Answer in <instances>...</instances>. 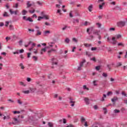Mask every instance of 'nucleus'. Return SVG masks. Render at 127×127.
<instances>
[{
    "mask_svg": "<svg viewBox=\"0 0 127 127\" xmlns=\"http://www.w3.org/2000/svg\"><path fill=\"white\" fill-rule=\"evenodd\" d=\"M91 51H95V50H97L96 47H92L91 49Z\"/></svg>",
    "mask_w": 127,
    "mask_h": 127,
    "instance_id": "de8ad7c7",
    "label": "nucleus"
},
{
    "mask_svg": "<svg viewBox=\"0 0 127 127\" xmlns=\"http://www.w3.org/2000/svg\"><path fill=\"white\" fill-rule=\"evenodd\" d=\"M13 120L14 121V122H12V125H17L20 123V120L17 119V118H13Z\"/></svg>",
    "mask_w": 127,
    "mask_h": 127,
    "instance_id": "7ed1b4c3",
    "label": "nucleus"
},
{
    "mask_svg": "<svg viewBox=\"0 0 127 127\" xmlns=\"http://www.w3.org/2000/svg\"><path fill=\"white\" fill-rule=\"evenodd\" d=\"M49 33H50V31H45L44 32V35H47Z\"/></svg>",
    "mask_w": 127,
    "mask_h": 127,
    "instance_id": "f704fd0d",
    "label": "nucleus"
},
{
    "mask_svg": "<svg viewBox=\"0 0 127 127\" xmlns=\"http://www.w3.org/2000/svg\"><path fill=\"white\" fill-rule=\"evenodd\" d=\"M43 17H44V18H45V19H46V20L49 19V17H48L47 16L45 15H44Z\"/></svg>",
    "mask_w": 127,
    "mask_h": 127,
    "instance_id": "bf43d9fd",
    "label": "nucleus"
},
{
    "mask_svg": "<svg viewBox=\"0 0 127 127\" xmlns=\"http://www.w3.org/2000/svg\"><path fill=\"white\" fill-rule=\"evenodd\" d=\"M63 124H66V123H67V121L65 119H63Z\"/></svg>",
    "mask_w": 127,
    "mask_h": 127,
    "instance_id": "e2e57ef3",
    "label": "nucleus"
},
{
    "mask_svg": "<svg viewBox=\"0 0 127 127\" xmlns=\"http://www.w3.org/2000/svg\"><path fill=\"white\" fill-rule=\"evenodd\" d=\"M32 58L34 59V61H37V60H38V58L36 56H33Z\"/></svg>",
    "mask_w": 127,
    "mask_h": 127,
    "instance_id": "72a5a7b5",
    "label": "nucleus"
},
{
    "mask_svg": "<svg viewBox=\"0 0 127 127\" xmlns=\"http://www.w3.org/2000/svg\"><path fill=\"white\" fill-rule=\"evenodd\" d=\"M94 35H89V36H87L86 39L87 40H90L91 41H92V40H93L94 38Z\"/></svg>",
    "mask_w": 127,
    "mask_h": 127,
    "instance_id": "0eeeda50",
    "label": "nucleus"
},
{
    "mask_svg": "<svg viewBox=\"0 0 127 127\" xmlns=\"http://www.w3.org/2000/svg\"><path fill=\"white\" fill-rule=\"evenodd\" d=\"M3 17H9V15L7 13V12H4L3 14Z\"/></svg>",
    "mask_w": 127,
    "mask_h": 127,
    "instance_id": "dca6fc26",
    "label": "nucleus"
},
{
    "mask_svg": "<svg viewBox=\"0 0 127 127\" xmlns=\"http://www.w3.org/2000/svg\"><path fill=\"white\" fill-rule=\"evenodd\" d=\"M32 5V4L29 3V1L27 2V8L30 7Z\"/></svg>",
    "mask_w": 127,
    "mask_h": 127,
    "instance_id": "412c9836",
    "label": "nucleus"
},
{
    "mask_svg": "<svg viewBox=\"0 0 127 127\" xmlns=\"http://www.w3.org/2000/svg\"><path fill=\"white\" fill-rule=\"evenodd\" d=\"M107 96H110V95H113V92L112 91H109L107 93Z\"/></svg>",
    "mask_w": 127,
    "mask_h": 127,
    "instance_id": "49530a36",
    "label": "nucleus"
},
{
    "mask_svg": "<svg viewBox=\"0 0 127 127\" xmlns=\"http://www.w3.org/2000/svg\"><path fill=\"white\" fill-rule=\"evenodd\" d=\"M96 25H98V27L99 28H100V27H101V26H102V24L100 23H97Z\"/></svg>",
    "mask_w": 127,
    "mask_h": 127,
    "instance_id": "09e8293b",
    "label": "nucleus"
},
{
    "mask_svg": "<svg viewBox=\"0 0 127 127\" xmlns=\"http://www.w3.org/2000/svg\"><path fill=\"white\" fill-rule=\"evenodd\" d=\"M121 111L118 110V109H115L114 110V113H115V114H119V113H120Z\"/></svg>",
    "mask_w": 127,
    "mask_h": 127,
    "instance_id": "a878e982",
    "label": "nucleus"
},
{
    "mask_svg": "<svg viewBox=\"0 0 127 127\" xmlns=\"http://www.w3.org/2000/svg\"><path fill=\"white\" fill-rule=\"evenodd\" d=\"M83 89L84 90H87V91H89V88L87 87V86L84 85L83 86Z\"/></svg>",
    "mask_w": 127,
    "mask_h": 127,
    "instance_id": "8fccbe9b",
    "label": "nucleus"
},
{
    "mask_svg": "<svg viewBox=\"0 0 127 127\" xmlns=\"http://www.w3.org/2000/svg\"><path fill=\"white\" fill-rule=\"evenodd\" d=\"M93 34L94 35H100V30H94L93 31Z\"/></svg>",
    "mask_w": 127,
    "mask_h": 127,
    "instance_id": "1a4fd4ad",
    "label": "nucleus"
},
{
    "mask_svg": "<svg viewBox=\"0 0 127 127\" xmlns=\"http://www.w3.org/2000/svg\"><path fill=\"white\" fill-rule=\"evenodd\" d=\"M9 29H10V30H13L14 28H13V25H10L9 26Z\"/></svg>",
    "mask_w": 127,
    "mask_h": 127,
    "instance_id": "c9c22d12",
    "label": "nucleus"
},
{
    "mask_svg": "<svg viewBox=\"0 0 127 127\" xmlns=\"http://www.w3.org/2000/svg\"><path fill=\"white\" fill-rule=\"evenodd\" d=\"M52 51H56V50L52 49L51 50L48 51V53H51V52H52Z\"/></svg>",
    "mask_w": 127,
    "mask_h": 127,
    "instance_id": "3c124183",
    "label": "nucleus"
},
{
    "mask_svg": "<svg viewBox=\"0 0 127 127\" xmlns=\"http://www.w3.org/2000/svg\"><path fill=\"white\" fill-rule=\"evenodd\" d=\"M29 12H30V13H34V12H35V10L33 9V10H29Z\"/></svg>",
    "mask_w": 127,
    "mask_h": 127,
    "instance_id": "4d7b16f0",
    "label": "nucleus"
},
{
    "mask_svg": "<svg viewBox=\"0 0 127 127\" xmlns=\"http://www.w3.org/2000/svg\"><path fill=\"white\" fill-rule=\"evenodd\" d=\"M19 66H20V67H21V69H24V66L23 65V64H22V63H20V64H19Z\"/></svg>",
    "mask_w": 127,
    "mask_h": 127,
    "instance_id": "7c9ffc66",
    "label": "nucleus"
},
{
    "mask_svg": "<svg viewBox=\"0 0 127 127\" xmlns=\"http://www.w3.org/2000/svg\"><path fill=\"white\" fill-rule=\"evenodd\" d=\"M75 101H72V100H70V101H69V104H71V105H70V106H71V107H74V106H75Z\"/></svg>",
    "mask_w": 127,
    "mask_h": 127,
    "instance_id": "a211bd4d",
    "label": "nucleus"
},
{
    "mask_svg": "<svg viewBox=\"0 0 127 127\" xmlns=\"http://www.w3.org/2000/svg\"><path fill=\"white\" fill-rule=\"evenodd\" d=\"M36 32L37 34H36V35L37 36H38V35H41V32L39 31V30H37Z\"/></svg>",
    "mask_w": 127,
    "mask_h": 127,
    "instance_id": "5701e85b",
    "label": "nucleus"
},
{
    "mask_svg": "<svg viewBox=\"0 0 127 127\" xmlns=\"http://www.w3.org/2000/svg\"><path fill=\"white\" fill-rule=\"evenodd\" d=\"M90 60H91V61H93L94 62H96V61H97V60H96V58H95V57H93V58H91V59H90Z\"/></svg>",
    "mask_w": 127,
    "mask_h": 127,
    "instance_id": "ea45409f",
    "label": "nucleus"
},
{
    "mask_svg": "<svg viewBox=\"0 0 127 127\" xmlns=\"http://www.w3.org/2000/svg\"><path fill=\"white\" fill-rule=\"evenodd\" d=\"M20 85H21V86H24V87H25V84H24V83H23V82H20Z\"/></svg>",
    "mask_w": 127,
    "mask_h": 127,
    "instance_id": "13d9d810",
    "label": "nucleus"
},
{
    "mask_svg": "<svg viewBox=\"0 0 127 127\" xmlns=\"http://www.w3.org/2000/svg\"><path fill=\"white\" fill-rule=\"evenodd\" d=\"M119 100V98H118L117 97H114L113 98L111 99V102H113V105L116 104V102Z\"/></svg>",
    "mask_w": 127,
    "mask_h": 127,
    "instance_id": "9b49d317",
    "label": "nucleus"
},
{
    "mask_svg": "<svg viewBox=\"0 0 127 127\" xmlns=\"http://www.w3.org/2000/svg\"><path fill=\"white\" fill-rule=\"evenodd\" d=\"M84 101H85L86 105H89L90 104V101H89V99L85 98Z\"/></svg>",
    "mask_w": 127,
    "mask_h": 127,
    "instance_id": "6ab92c4d",
    "label": "nucleus"
},
{
    "mask_svg": "<svg viewBox=\"0 0 127 127\" xmlns=\"http://www.w3.org/2000/svg\"><path fill=\"white\" fill-rule=\"evenodd\" d=\"M27 13V11H26V10H23L22 11V15H25V14H26Z\"/></svg>",
    "mask_w": 127,
    "mask_h": 127,
    "instance_id": "bb28decb",
    "label": "nucleus"
},
{
    "mask_svg": "<svg viewBox=\"0 0 127 127\" xmlns=\"http://www.w3.org/2000/svg\"><path fill=\"white\" fill-rule=\"evenodd\" d=\"M106 4V2H103L101 4H99V9H103V6Z\"/></svg>",
    "mask_w": 127,
    "mask_h": 127,
    "instance_id": "4468645a",
    "label": "nucleus"
},
{
    "mask_svg": "<svg viewBox=\"0 0 127 127\" xmlns=\"http://www.w3.org/2000/svg\"><path fill=\"white\" fill-rule=\"evenodd\" d=\"M95 69L97 71H99L100 70V69H101V66L98 65V66H96L95 67Z\"/></svg>",
    "mask_w": 127,
    "mask_h": 127,
    "instance_id": "e433bc0d",
    "label": "nucleus"
},
{
    "mask_svg": "<svg viewBox=\"0 0 127 127\" xmlns=\"http://www.w3.org/2000/svg\"><path fill=\"white\" fill-rule=\"evenodd\" d=\"M13 114H14V115H16V114H20V111H12Z\"/></svg>",
    "mask_w": 127,
    "mask_h": 127,
    "instance_id": "cd10ccee",
    "label": "nucleus"
},
{
    "mask_svg": "<svg viewBox=\"0 0 127 127\" xmlns=\"http://www.w3.org/2000/svg\"><path fill=\"white\" fill-rule=\"evenodd\" d=\"M118 46H122V47H124L125 46V44H124V43H119L118 44Z\"/></svg>",
    "mask_w": 127,
    "mask_h": 127,
    "instance_id": "2f4dec72",
    "label": "nucleus"
},
{
    "mask_svg": "<svg viewBox=\"0 0 127 127\" xmlns=\"http://www.w3.org/2000/svg\"><path fill=\"white\" fill-rule=\"evenodd\" d=\"M19 45L20 46H21V45H22V40H20L19 41Z\"/></svg>",
    "mask_w": 127,
    "mask_h": 127,
    "instance_id": "69168bd1",
    "label": "nucleus"
},
{
    "mask_svg": "<svg viewBox=\"0 0 127 127\" xmlns=\"http://www.w3.org/2000/svg\"><path fill=\"white\" fill-rule=\"evenodd\" d=\"M112 10H114V11H116L117 10H120L121 11V10H123V8H122V7L119 5H116L112 8Z\"/></svg>",
    "mask_w": 127,
    "mask_h": 127,
    "instance_id": "f03ea898",
    "label": "nucleus"
},
{
    "mask_svg": "<svg viewBox=\"0 0 127 127\" xmlns=\"http://www.w3.org/2000/svg\"><path fill=\"white\" fill-rule=\"evenodd\" d=\"M9 12L11 14H13V13H14V11H12L11 9H9Z\"/></svg>",
    "mask_w": 127,
    "mask_h": 127,
    "instance_id": "5fc2aeb1",
    "label": "nucleus"
},
{
    "mask_svg": "<svg viewBox=\"0 0 127 127\" xmlns=\"http://www.w3.org/2000/svg\"><path fill=\"white\" fill-rule=\"evenodd\" d=\"M105 98H107V95L104 94H103V97H102V99H101V101L102 102H104V101H105Z\"/></svg>",
    "mask_w": 127,
    "mask_h": 127,
    "instance_id": "4be33fe9",
    "label": "nucleus"
},
{
    "mask_svg": "<svg viewBox=\"0 0 127 127\" xmlns=\"http://www.w3.org/2000/svg\"><path fill=\"white\" fill-rule=\"evenodd\" d=\"M93 108L94 109V110H98V106L97 105H94L93 106Z\"/></svg>",
    "mask_w": 127,
    "mask_h": 127,
    "instance_id": "338daca9",
    "label": "nucleus"
},
{
    "mask_svg": "<svg viewBox=\"0 0 127 127\" xmlns=\"http://www.w3.org/2000/svg\"><path fill=\"white\" fill-rule=\"evenodd\" d=\"M117 65V67H120V66H122V63H118Z\"/></svg>",
    "mask_w": 127,
    "mask_h": 127,
    "instance_id": "603ef678",
    "label": "nucleus"
},
{
    "mask_svg": "<svg viewBox=\"0 0 127 127\" xmlns=\"http://www.w3.org/2000/svg\"><path fill=\"white\" fill-rule=\"evenodd\" d=\"M29 90H26V91H23L22 92L24 93V94H27L29 93Z\"/></svg>",
    "mask_w": 127,
    "mask_h": 127,
    "instance_id": "c03bdc74",
    "label": "nucleus"
},
{
    "mask_svg": "<svg viewBox=\"0 0 127 127\" xmlns=\"http://www.w3.org/2000/svg\"><path fill=\"white\" fill-rule=\"evenodd\" d=\"M84 46L86 48L91 47V46H92V44H84Z\"/></svg>",
    "mask_w": 127,
    "mask_h": 127,
    "instance_id": "b1692460",
    "label": "nucleus"
},
{
    "mask_svg": "<svg viewBox=\"0 0 127 127\" xmlns=\"http://www.w3.org/2000/svg\"><path fill=\"white\" fill-rule=\"evenodd\" d=\"M50 60L52 63V65H57L58 64V63H57V59L55 58H52Z\"/></svg>",
    "mask_w": 127,
    "mask_h": 127,
    "instance_id": "423d86ee",
    "label": "nucleus"
},
{
    "mask_svg": "<svg viewBox=\"0 0 127 127\" xmlns=\"http://www.w3.org/2000/svg\"><path fill=\"white\" fill-rule=\"evenodd\" d=\"M23 52H24V50H23V49H22L21 50H20L19 51L17 50L16 52H14L13 53V54H19V53H23Z\"/></svg>",
    "mask_w": 127,
    "mask_h": 127,
    "instance_id": "9d476101",
    "label": "nucleus"
},
{
    "mask_svg": "<svg viewBox=\"0 0 127 127\" xmlns=\"http://www.w3.org/2000/svg\"><path fill=\"white\" fill-rule=\"evenodd\" d=\"M86 62V60L83 59V61L79 63V66L80 67H83V65H84V63H85Z\"/></svg>",
    "mask_w": 127,
    "mask_h": 127,
    "instance_id": "2eb2a0df",
    "label": "nucleus"
},
{
    "mask_svg": "<svg viewBox=\"0 0 127 127\" xmlns=\"http://www.w3.org/2000/svg\"><path fill=\"white\" fill-rule=\"evenodd\" d=\"M102 76L105 78H107V77H108V74H107L106 73L103 72V73L102 74Z\"/></svg>",
    "mask_w": 127,
    "mask_h": 127,
    "instance_id": "58836bf2",
    "label": "nucleus"
},
{
    "mask_svg": "<svg viewBox=\"0 0 127 127\" xmlns=\"http://www.w3.org/2000/svg\"><path fill=\"white\" fill-rule=\"evenodd\" d=\"M88 9L89 11H90V12H91L92 9H93V4H90L88 6Z\"/></svg>",
    "mask_w": 127,
    "mask_h": 127,
    "instance_id": "f3484780",
    "label": "nucleus"
},
{
    "mask_svg": "<svg viewBox=\"0 0 127 127\" xmlns=\"http://www.w3.org/2000/svg\"><path fill=\"white\" fill-rule=\"evenodd\" d=\"M48 125L49 127H53V123L51 122H48Z\"/></svg>",
    "mask_w": 127,
    "mask_h": 127,
    "instance_id": "c756f323",
    "label": "nucleus"
},
{
    "mask_svg": "<svg viewBox=\"0 0 127 127\" xmlns=\"http://www.w3.org/2000/svg\"><path fill=\"white\" fill-rule=\"evenodd\" d=\"M121 37H122V35L121 34H118L116 35V38L117 39H119V38H121Z\"/></svg>",
    "mask_w": 127,
    "mask_h": 127,
    "instance_id": "a19ab883",
    "label": "nucleus"
},
{
    "mask_svg": "<svg viewBox=\"0 0 127 127\" xmlns=\"http://www.w3.org/2000/svg\"><path fill=\"white\" fill-rule=\"evenodd\" d=\"M94 27L92 26V27H90L89 28H88L86 29V32L88 34V35H90L91 34V32H90V31H94Z\"/></svg>",
    "mask_w": 127,
    "mask_h": 127,
    "instance_id": "20e7f679",
    "label": "nucleus"
},
{
    "mask_svg": "<svg viewBox=\"0 0 127 127\" xmlns=\"http://www.w3.org/2000/svg\"><path fill=\"white\" fill-rule=\"evenodd\" d=\"M8 24H9V22H8V21H6V22H5V26H6V27L8 26Z\"/></svg>",
    "mask_w": 127,
    "mask_h": 127,
    "instance_id": "680f3d73",
    "label": "nucleus"
},
{
    "mask_svg": "<svg viewBox=\"0 0 127 127\" xmlns=\"http://www.w3.org/2000/svg\"><path fill=\"white\" fill-rule=\"evenodd\" d=\"M23 19L24 20H26V21H29L30 22H33V20L30 18V17H28L27 18L26 16H23Z\"/></svg>",
    "mask_w": 127,
    "mask_h": 127,
    "instance_id": "39448f33",
    "label": "nucleus"
},
{
    "mask_svg": "<svg viewBox=\"0 0 127 127\" xmlns=\"http://www.w3.org/2000/svg\"><path fill=\"white\" fill-rule=\"evenodd\" d=\"M37 3H38V4H39V5H41V6L43 4V3L39 1H38L37 2Z\"/></svg>",
    "mask_w": 127,
    "mask_h": 127,
    "instance_id": "6e6d98bb",
    "label": "nucleus"
},
{
    "mask_svg": "<svg viewBox=\"0 0 127 127\" xmlns=\"http://www.w3.org/2000/svg\"><path fill=\"white\" fill-rule=\"evenodd\" d=\"M76 22H77V23H79V19H73V23H76Z\"/></svg>",
    "mask_w": 127,
    "mask_h": 127,
    "instance_id": "393cba45",
    "label": "nucleus"
},
{
    "mask_svg": "<svg viewBox=\"0 0 127 127\" xmlns=\"http://www.w3.org/2000/svg\"><path fill=\"white\" fill-rule=\"evenodd\" d=\"M64 42L67 44H69V43H70V39L68 38H66L64 40Z\"/></svg>",
    "mask_w": 127,
    "mask_h": 127,
    "instance_id": "aec40b11",
    "label": "nucleus"
},
{
    "mask_svg": "<svg viewBox=\"0 0 127 127\" xmlns=\"http://www.w3.org/2000/svg\"><path fill=\"white\" fill-rule=\"evenodd\" d=\"M97 83V80L93 81V85H94V86H97L98 85V84H97V83Z\"/></svg>",
    "mask_w": 127,
    "mask_h": 127,
    "instance_id": "052dcab7",
    "label": "nucleus"
},
{
    "mask_svg": "<svg viewBox=\"0 0 127 127\" xmlns=\"http://www.w3.org/2000/svg\"><path fill=\"white\" fill-rule=\"evenodd\" d=\"M117 25L119 27H123V26H125V25H126V22L123 21H119L117 23Z\"/></svg>",
    "mask_w": 127,
    "mask_h": 127,
    "instance_id": "f257e3e1",
    "label": "nucleus"
},
{
    "mask_svg": "<svg viewBox=\"0 0 127 127\" xmlns=\"http://www.w3.org/2000/svg\"><path fill=\"white\" fill-rule=\"evenodd\" d=\"M31 93H34L36 90V88H30Z\"/></svg>",
    "mask_w": 127,
    "mask_h": 127,
    "instance_id": "c85d7f7f",
    "label": "nucleus"
},
{
    "mask_svg": "<svg viewBox=\"0 0 127 127\" xmlns=\"http://www.w3.org/2000/svg\"><path fill=\"white\" fill-rule=\"evenodd\" d=\"M107 68H109V71H111V65H110V64H107Z\"/></svg>",
    "mask_w": 127,
    "mask_h": 127,
    "instance_id": "0e129e2a",
    "label": "nucleus"
},
{
    "mask_svg": "<svg viewBox=\"0 0 127 127\" xmlns=\"http://www.w3.org/2000/svg\"><path fill=\"white\" fill-rule=\"evenodd\" d=\"M20 112L21 114H23V115H24V116H26V115H27V111L24 110H21Z\"/></svg>",
    "mask_w": 127,
    "mask_h": 127,
    "instance_id": "f8f14e48",
    "label": "nucleus"
},
{
    "mask_svg": "<svg viewBox=\"0 0 127 127\" xmlns=\"http://www.w3.org/2000/svg\"><path fill=\"white\" fill-rule=\"evenodd\" d=\"M85 121H86L85 118H84L83 117H81V123H84V122H85Z\"/></svg>",
    "mask_w": 127,
    "mask_h": 127,
    "instance_id": "37998d69",
    "label": "nucleus"
},
{
    "mask_svg": "<svg viewBox=\"0 0 127 127\" xmlns=\"http://www.w3.org/2000/svg\"><path fill=\"white\" fill-rule=\"evenodd\" d=\"M47 48H48V47H46L42 49L41 51V55L43 54V52H46V49H47Z\"/></svg>",
    "mask_w": 127,
    "mask_h": 127,
    "instance_id": "ddd939ff",
    "label": "nucleus"
},
{
    "mask_svg": "<svg viewBox=\"0 0 127 127\" xmlns=\"http://www.w3.org/2000/svg\"><path fill=\"white\" fill-rule=\"evenodd\" d=\"M27 58H30V55H31V53H27Z\"/></svg>",
    "mask_w": 127,
    "mask_h": 127,
    "instance_id": "864d4df0",
    "label": "nucleus"
},
{
    "mask_svg": "<svg viewBox=\"0 0 127 127\" xmlns=\"http://www.w3.org/2000/svg\"><path fill=\"white\" fill-rule=\"evenodd\" d=\"M27 82H30L31 81V78H30V77H27Z\"/></svg>",
    "mask_w": 127,
    "mask_h": 127,
    "instance_id": "774afa93",
    "label": "nucleus"
},
{
    "mask_svg": "<svg viewBox=\"0 0 127 127\" xmlns=\"http://www.w3.org/2000/svg\"><path fill=\"white\" fill-rule=\"evenodd\" d=\"M86 55L88 57H90V56H92V54H91V53L89 52H86Z\"/></svg>",
    "mask_w": 127,
    "mask_h": 127,
    "instance_id": "473e14b6",
    "label": "nucleus"
},
{
    "mask_svg": "<svg viewBox=\"0 0 127 127\" xmlns=\"http://www.w3.org/2000/svg\"><path fill=\"white\" fill-rule=\"evenodd\" d=\"M44 17L43 16H39L38 18V21H40L41 19H43Z\"/></svg>",
    "mask_w": 127,
    "mask_h": 127,
    "instance_id": "a18cd8bd",
    "label": "nucleus"
},
{
    "mask_svg": "<svg viewBox=\"0 0 127 127\" xmlns=\"http://www.w3.org/2000/svg\"><path fill=\"white\" fill-rule=\"evenodd\" d=\"M109 31H115V30H116V28H115L114 27H111L109 28Z\"/></svg>",
    "mask_w": 127,
    "mask_h": 127,
    "instance_id": "4c0bfd02",
    "label": "nucleus"
},
{
    "mask_svg": "<svg viewBox=\"0 0 127 127\" xmlns=\"http://www.w3.org/2000/svg\"><path fill=\"white\" fill-rule=\"evenodd\" d=\"M112 40L113 42H110L111 43H112L113 45H116L117 43H118V41H117V40H116V37H113L112 38Z\"/></svg>",
    "mask_w": 127,
    "mask_h": 127,
    "instance_id": "6e6552de",
    "label": "nucleus"
},
{
    "mask_svg": "<svg viewBox=\"0 0 127 127\" xmlns=\"http://www.w3.org/2000/svg\"><path fill=\"white\" fill-rule=\"evenodd\" d=\"M103 111H104V114H105V115H106V114H107V113H108V111H107V108H103Z\"/></svg>",
    "mask_w": 127,
    "mask_h": 127,
    "instance_id": "79ce46f5",
    "label": "nucleus"
}]
</instances>
